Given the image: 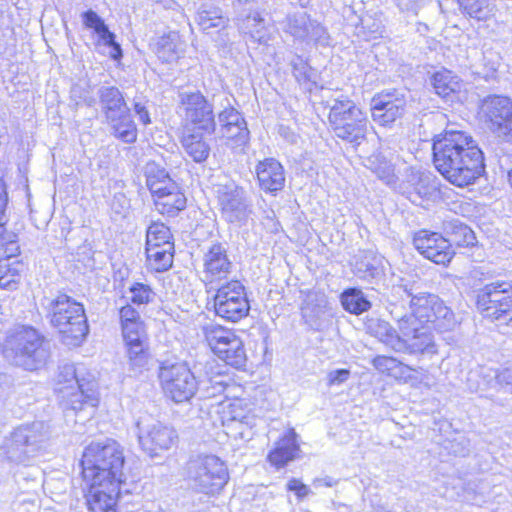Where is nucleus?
Returning <instances> with one entry per match:
<instances>
[{
	"label": "nucleus",
	"mask_w": 512,
	"mask_h": 512,
	"mask_svg": "<svg viewBox=\"0 0 512 512\" xmlns=\"http://www.w3.org/2000/svg\"><path fill=\"white\" fill-rule=\"evenodd\" d=\"M70 97L75 106H80L82 104L93 106L96 103V100L91 95L90 91L80 84H75L72 86Z\"/></svg>",
	"instance_id": "49"
},
{
	"label": "nucleus",
	"mask_w": 512,
	"mask_h": 512,
	"mask_svg": "<svg viewBox=\"0 0 512 512\" xmlns=\"http://www.w3.org/2000/svg\"><path fill=\"white\" fill-rule=\"evenodd\" d=\"M478 307L484 316L507 323L512 320V283L493 282L478 294Z\"/></svg>",
	"instance_id": "14"
},
{
	"label": "nucleus",
	"mask_w": 512,
	"mask_h": 512,
	"mask_svg": "<svg viewBox=\"0 0 512 512\" xmlns=\"http://www.w3.org/2000/svg\"><path fill=\"white\" fill-rule=\"evenodd\" d=\"M350 371L348 369H337L330 371L327 375L328 386L341 385L349 379Z\"/></svg>",
	"instance_id": "55"
},
{
	"label": "nucleus",
	"mask_w": 512,
	"mask_h": 512,
	"mask_svg": "<svg viewBox=\"0 0 512 512\" xmlns=\"http://www.w3.org/2000/svg\"><path fill=\"white\" fill-rule=\"evenodd\" d=\"M136 429L140 447L151 457L169 450L178 439L173 427L156 421L149 415L137 420Z\"/></svg>",
	"instance_id": "12"
},
{
	"label": "nucleus",
	"mask_w": 512,
	"mask_h": 512,
	"mask_svg": "<svg viewBox=\"0 0 512 512\" xmlns=\"http://www.w3.org/2000/svg\"><path fill=\"white\" fill-rule=\"evenodd\" d=\"M179 98L180 113L186 125L209 133L215 130L213 107L200 92H182Z\"/></svg>",
	"instance_id": "17"
},
{
	"label": "nucleus",
	"mask_w": 512,
	"mask_h": 512,
	"mask_svg": "<svg viewBox=\"0 0 512 512\" xmlns=\"http://www.w3.org/2000/svg\"><path fill=\"white\" fill-rule=\"evenodd\" d=\"M380 274V270L370 262L361 261L355 265V275L365 281H371Z\"/></svg>",
	"instance_id": "51"
},
{
	"label": "nucleus",
	"mask_w": 512,
	"mask_h": 512,
	"mask_svg": "<svg viewBox=\"0 0 512 512\" xmlns=\"http://www.w3.org/2000/svg\"><path fill=\"white\" fill-rule=\"evenodd\" d=\"M284 30L294 38L322 42L325 40L326 31L316 21H312L304 11L287 16Z\"/></svg>",
	"instance_id": "23"
},
{
	"label": "nucleus",
	"mask_w": 512,
	"mask_h": 512,
	"mask_svg": "<svg viewBox=\"0 0 512 512\" xmlns=\"http://www.w3.org/2000/svg\"><path fill=\"white\" fill-rule=\"evenodd\" d=\"M328 120L336 137L359 146L366 137L368 118L348 97L335 98L328 103Z\"/></svg>",
	"instance_id": "7"
},
{
	"label": "nucleus",
	"mask_w": 512,
	"mask_h": 512,
	"mask_svg": "<svg viewBox=\"0 0 512 512\" xmlns=\"http://www.w3.org/2000/svg\"><path fill=\"white\" fill-rule=\"evenodd\" d=\"M214 310L217 316L231 322H237L248 315L250 305L240 281L226 282L217 289Z\"/></svg>",
	"instance_id": "15"
},
{
	"label": "nucleus",
	"mask_w": 512,
	"mask_h": 512,
	"mask_svg": "<svg viewBox=\"0 0 512 512\" xmlns=\"http://www.w3.org/2000/svg\"><path fill=\"white\" fill-rule=\"evenodd\" d=\"M174 244L146 247L147 267L155 272L168 270L173 263Z\"/></svg>",
	"instance_id": "33"
},
{
	"label": "nucleus",
	"mask_w": 512,
	"mask_h": 512,
	"mask_svg": "<svg viewBox=\"0 0 512 512\" xmlns=\"http://www.w3.org/2000/svg\"><path fill=\"white\" fill-rule=\"evenodd\" d=\"M50 436V427L45 422L21 425L11 433L5 443L6 457L12 462L27 464L46 449Z\"/></svg>",
	"instance_id": "9"
},
{
	"label": "nucleus",
	"mask_w": 512,
	"mask_h": 512,
	"mask_svg": "<svg viewBox=\"0 0 512 512\" xmlns=\"http://www.w3.org/2000/svg\"><path fill=\"white\" fill-rule=\"evenodd\" d=\"M182 145L186 153L198 163L205 161L210 153V146L200 133H189L183 136Z\"/></svg>",
	"instance_id": "37"
},
{
	"label": "nucleus",
	"mask_w": 512,
	"mask_h": 512,
	"mask_svg": "<svg viewBox=\"0 0 512 512\" xmlns=\"http://www.w3.org/2000/svg\"><path fill=\"white\" fill-rule=\"evenodd\" d=\"M508 180H509V183L512 187V169L508 172Z\"/></svg>",
	"instance_id": "64"
},
{
	"label": "nucleus",
	"mask_w": 512,
	"mask_h": 512,
	"mask_svg": "<svg viewBox=\"0 0 512 512\" xmlns=\"http://www.w3.org/2000/svg\"><path fill=\"white\" fill-rule=\"evenodd\" d=\"M98 95L107 120H114L115 116L130 110L116 87L103 86L98 90Z\"/></svg>",
	"instance_id": "30"
},
{
	"label": "nucleus",
	"mask_w": 512,
	"mask_h": 512,
	"mask_svg": "<svg viewBox=\"0 0 512 512\" xmlns=\"http://www.w3.org/2000/svg\"><path fill=\"white\" fill-rule=\"evenodd\" d=\"M119 315L121 326L141 320L139 312L136 309H134L131 305L123 306L120 309Z\"/></svg>",
	"instance_id": "56"
},
{
	"label": "nucleus",
	"mask_w": 512,
	"mask_h": 512,
	"mask_svg": "<svg viewBox=\"0 0 512 512\" xmlns=\"http://www.w3.org/2000/svg\"><path fill=\"white\" fill-rule=\"evenodd\" d=\"M7 203V194L4 189V185L0 183V215L3 214Z\"/></svg>",
	"instance_id": "63"
},
{
	"label": "nucleus",
	"mask_w": 512,
	"mask_h": 512,
	"mask_svg": "<svg viewBox=\"0 0 512 512\" xmlns=\"http://www.w3.org/2000/svg\"><path fill=\"white\" fill-rule=\"evenodd\" d=\"M159 379L165 393L176 403L190 400L200 385L184 362L163 363L160 367Z\"/></svg>",
	"instance_id": "11"
},
{
	"label": "nucleus",
	"mask_w": 512,
	"mask_h": 512,
	"mask_svg": "<svg viewBox=\"0 0 512 512\" xmlns=\"http://www.w3.org/2000/svg\"><path fill=\"white\" fill-rule=\"evenodd\" d=\"M82 20L85 27L93 29L98 35L99 41L110 48V57L112 59H120L122 57V49L115 41V35L112 33L104 20L93 10H88L82 14Z\"/></svg>",
	"instance_id": "26"
},
{
	"label": "nucleus",
	"mask_w": 512,
	"mask_h": 512,
	"mask_svg": "<svg viewBox=\"0 0 512 512\" xmlns=\"http://www.w3.org/2000/svg\"><path fill=\"white\" fill-rule=\"evenodd\" d=\"M197 22L203 31H208L212 28L225 27L228 19L223 16L220 8L210 3H203L197 13Z\"/></svg>",
	"instance_id": "35"
},
{
	"label": "nucleus",
	"mask_w": 512,
	"mask_h": 512,
	"mask_svg": "<svg viewBox=\"0 0 512 512\" xmlns=\"http://www.w3.org/2000/svg\"><path fill=\"white\" fill-rule=\"evenodd\" d=\"M287 490L294 492L299 499H303L310 493L309 487L296 478L288 481Z\"/></svg>",
	"instance_id": "57"
},
{
	"label": "nucleus",
	"mask_w": 512,
	"mask_h": 512,
	"mask_svg": "<svg viewBox=\"0 0 512 512\" xmlns=\"http://www.w3.org/2000/svg\"><path fill=\"white\" fill-rule=\"evenodd\" d=\"M134 111L139 116V119L143 124L147 125L151 122L148 110L141 103L134 104Z\"/></svg>",
	"instance_id": "60"
},
{
	"label": "nucleus",
	"mask_w": 512,
	"mask_h": 512,
	"mask_svg": "<svg viewBox=\"0 0 512 512\" xmlns=\"http://www.w3.org/2000/svg\"><path fill=\"white\" fill-rule=\"evenodd\" d=\"M480 112L489 130L498 137L512 136V100L502 95L485 97Z\"/></svg>",
	"instance_id": "16"
},
{
	"label": "nucleus",
	"mask_w": 512,
	"mask_h": 512,
	"mask_svg": "<svg viewBox=\"0 0 512 512\" xmlns=\"http://www.w3.org/2000/svg\"><path fill=\"white\" fill-rule=\"evenodd\" d=\"M130 299L134 304H148L155 298V293L152 288L143 283H134L129 288Z\"/></svg>",
	"instance_id": "45"
},
{
	"label": "nucleus",
	"mask_w": 512,
	"mask_h": 512,
	"mask_svg": "<svg viewBox=\"0 0 512 512\" xmlns=\"http://www.w3.org/2000/svg\"><path fill=\"white\" fill-rule=\"evenodd\" d=\"M431 0H395L400 10L417 14Z\"/></svg>",
	"instance_id": "54"
},
{
	"label": "nucleus",
	"mask_w": 512,
	"mask_h": 512,
	"mask_svg": "<svg viewBox=\"0 0 512 512\" xmlns=\"http://www.w3.org/2000/svg\"><path fill=\"white\" fill-rule=\"evenodd\" d=\"M433 159L436 169L451 184L468 186L483 173V152L467 133L445 130L433 139Z\"/></svg>",
	"instance_id": "2"
},
{
	"label": "nucleus",
	"mask_w": 512,
	"mask_h": 512,
	"mask_svg": "<svg viewBox=\"0 0 512 512\" xmlns=\"http://www.w3.org/2000/svg\"><path fill=\"white\" fill-rule=\"evenodd\" d=\"M202 333L210 349L227 365L240 369L247 361L243 341L233 331L209 322L202 326Z\"/></svg>",
	"instance_id": "10"
},
{
	"label": "nucleus",
	"mask_w": 512,
	"mask_h": 512,
	"mask_svg": "<svg viewBox=\"0 0 512 512\" xmlns=\"http://www.w3.org/2000/svg\"><path fill=\"white\" fill-rule=\"evenodd\" d=\"M129 206L128 200L123 194H116L113 197L112 209L116 213H123Z\"/></svg>",
	"instance_id": "58"
},
{
	"label": "nucleus",
	"mask_w": 512,
	"mask_h": 512,
	"mask_svg": "<svg viewBox=\"0 0 512 512\" xmlns=\"http://www.w3.org/2000/svg\"><path fill=\"white\" fill-rule=\"evenodd\" d=\"M239 30L258 44H267L271 38L272 27L269 20L259 11H253L238 19Z\"/></svg>",
	"instance_id": "25"
},
{
	"label": "nucleus",
	"mask_w": 512,
	"mask_h": 512,
	"mask_svg": "<svg viewBox=\"0 0 512 512\" xmlns=\"http://www.w3.org/2000/svg\"><path fill=\"white\" fill-rule=\"evenodd\" d=\"M56 391L66 406L74 411L90 409L94 412V376L84 365L64 364L59 368Z\"/></svg>",
	"instance_id": "6"
},
{
	"label": "nucleus",
	"mask_w": 512,
	"mask_h": 512,
	"mask_svg": "<svg viewBox=\"0 0 512 512\" xmlns=\"http://www.w3.org/2000/svg\"><path fill=\"white\" fill-rule=\"evenodd\" d=\"M413 243L421 255L436 264L447 265L455 254L446 238L437 232L420 230Z\"/></svg>",
	"instance_id": "20"
},
{
	"label": "nucleus",
	"mask_w": 512,
	"mask_h": 512,
	"mask_svg": "<svg viewBox=\"0 0 512 512\" xmlns=\"http://www.w3.org/2000/svg\"><path fill=\"white\" fill-rule=\"evenodd\" d=\"M122 334L127 346L129 365L132 370L143 368L148 361L146 351V334L142 321L131 322L122 325Z\"/></svg>",
	"instance_id": "21"
},
{
	"label": "nucleus",
	"mask_w": 512,
	"mask_h": 512,
	"mask_svg": "<svg viewBox=\"0 0 512 512\" xmlns=\"http://www.w3.org/2000/svg\"><path fill=\"white\" fill-rule=\"evenodd\" d=\"M153 51L162 62L172 63L180 58L184 43L178 32L170 31L155 40Z\"/></svg>",
	"instance_id": "28"
},
{
	"label": "nucleus",
	"mask_w": 512,
	"mask_h": 512,
	"mask_svg": "<svg viewBox=\"0 0 512 512\" xmlns=\"http://www.w3.org/2000/svg\"><path fill=\"white\" fill-rule=\"evenodd\" d=\"M89 512H117L122 479L84 481Z\"/></svg>",
	"instance_id": "18"
},
{
	"label": "nucleus",
	"mask_w": 512,
	"mask_h": 512,
	"mask_svg": "<svg viewBox=\"0 0 512 512\" xmlns=\"http://www.w3.org/2000/svg\"><path fill=\"white\" fill-rule=\"evenodd\" d=\"M293 75L300 84L315 83V71L301 57L292 59Z\"/></svg>",
	"instance_id": "44"
},
{
	"label": "nucleus",
	"mask_w": 512,
	"mask_h": 512,
	"mask_svg": "<svg viewBox=\"0 0 512 512\" xmlns=\"http://www.w3.org/2000/svg\"><path fill=\"white\" fill-rule=\"evenodd\" d=\"M459 4L464 13L478 21H486L496 12L495 0H459Z\"/></svg>",
	"instance_id": "36"
},
{
	"label": "nucleus",
	"mask_w": 512,
	"mask_h": 512,
	"mask_svg": "<svg viewBox=\"0 0 512 512\" xmlns=\"http://www.w3.org/2000/svg\"><path fill=\"white\" fill-rule=\"evenodd\" d=\"M221 134L223 137L234 141L235 146L237 147L245 145L249 139V130L246 123L230 126V128H224L221 131Z\"/></svg>",
	"instance_id": "47"
},
{
	"label": "nucleus",
	"mask_w": 512,
	"mask_h": 512,
	"mask_svg": "<svg viewBox=\"0 0 512 512\" xmlns=\"http://www.w3.org/2000/svg\"><path fill=\"white\" fill-rule=\"evenodd\" d=\"M200 383L204 385L202 388V391H203L204 397H207V398L215 397L217 395L224 393V391L227 387V382L225 380V377L222 375H217V376L209 378L207 384H205V382H200Z\"/></svg>",
	"instance_id": "48"
},
{
	"label": "nucleus",
	"mask_w": 512,
	"mask_h": 512,
	"mask_svg": "<svg viewBox=\"0 0 512 512\" xmlns=\"http://www.w3.org/2000/svg\"><path fill=\"white\" fill-rule=\"evenodd\" d=\"M169 173L167 170L159 165L158 163L151 161L146 164L145 167V176H146V185L150 190L152 196L161 192L162 188H158L159 183L167 176Z\"/></svg>",
	"instance_id": "43"
},
{
	"label": "nucleus",
	"mask_w": 512,
	"mask_h": 512,
	"mask_svg": "<svg viewBox=\"0 0 512 512\" xmlns=\"http://www.w3.org/2000/svg\"><path fill=\"white\" fill-rule=\"evenodd\" d=\"M153 198L156 210L163 215L174 216L186 206V198L179 186L175 190L155 194Z\"/></svg>",
	"instance_id": "31"
},
{
	"label": "nucleus",
	"mask_w": 512,
	"mask_h": 512,
	"mask_svg": "<svg viewBox=\"0 0 512 512\" xmlns=\"http://www.w3.org/2000/svg\"><path fill=\"white\" fill-rule=\"evenodd\" d=\"M256 175L260 188L266 192H277L284 187V168L274 158H266L260 161L256 166Z\"/></svg>",
	"instance_id": "24"
},
{
	"label": "nucleus",
	"mask_w": 512,
	"mask_h": 512,
	"mask_svg": "<svg viewBox=\"0 0 512 512\" xmlns=\"http://www.w3.org/2000/svg\"><path fill=\"white\" fill-rule=\"evenodd\" d=\"M398 298L391 303L390 314L397 323V330L389 323L378 325L383 343L396 352H437L430 324L441 332L451 331L459 324L453 311L436 295L420 291L415 284L393 287Z\"/></svg>",
	"instance_id": "1"
},
{
	"label": "nucleus",
	"mask_w": 512,
	"mask_h": 512,
	"mask_svg": "<svg viewBox=\"0 0 512 512\" xmlns=\"http://www.w3.org/2000/svg\"><path fill=\"white\" fill-rule=\"evenodd\" d=\"M343 308L355 315L362 314L371 308V303L366 299L363 292L357 288H349L341 294Z\"/></svg>",
	"instance_id": "40"
},
{
	"label": "nucleus",
	"mask_w": 512,
	"mask_h": 512,
	"mask_svg": "<svg viewBox=\"0 0 512 512\" xmlns=\"http://www.w3.org/2000/svg\"><path fill=\"white\" fill-rule=\"evenodd\" d=\"M173 244L170 229L163 223H152L146 232V247H158Z\"/></svg>",
	"instance_id": "41"
},
{
	"label": "nucleus",
	"mask_w": 512,
	"mask_h": 512,
	"mask_svg": "<svg viewBox=\"0 0 512 512\" xmlns=\"http://www.w3.org/2000/svg\"><path fill=\"white\" fill-rule=\"evenodd\" d=\"M406 99L397 90L384 91L371 100V116L381 126H390L401 118L406 110Z\"/></svg>",
	"instance_id": "19"
},
{
	"label": "nucleus",
	"mask_w": 512,
	"mask_h": 512,
	"mask_svg": "<svg viewBox=\"0 0 512 512\" xmlns=\"http://www.w3.org/2000/svg\"><path fill=\"white\" fill-rule=\"evenodd\" d=\"M23 264L10 257L0 262V288L14 290L17 288Z\"/></svg>",
	"instance_id": "39"
},
{
	"label": "nucleus",
	"mask_w": 512,
	"mask_h": 512,
	"mask_svg": "<svg viewBox=\"0 0 512 512\" xmlns=\"http://www.w3.org/2000/svg\"><path fill=\"white\" fill-rule=\"evenodd\" d=\"M189 485L206 495L218 494L229 479L224 461L214 454H198L190 457L186 464Z\"/></svg>",
	"instance_id": "8"
},
{
	"label": "nucleus",
	"mask_w": 512,
	"mask_h": 512,
	"mask_svg": "<svg viewBox=\"0 0 512 512\" xmlns=\"http://www.w3.org/2000/svg\"><path fill=\"white\" fill-rule=\"evenodd\" d=\"M366 166L370 168L379 179L386 183L394 181V168L392 164L380 154H374L367 159Z\"/></svg>",
	"instance_id": "42"
},
{
	"label": "nucleus",
	"mask_w": 512,
	"mask_h": 512,
	"mask_svg": "<svg viewBox=\"0 0 512 512\" xmlns=\"http://www.w3.org/2000/svg\"><path fill=\"white\" fill-rule=\"evenodd\" d=\"M115 137L124 143H133L137 138L136 125L131 119L130 110L128 113H121L115 116L114 120H107Z\"/></svg>",
	"instance_id": "34"
},
{
	"label": "nucleus",
	"mask_w": 512,
	"mask_h": 512,
	"mask_svg": "<svg viewBox=\"0 0 512 512\" xmlns=\"http://www.w3.org/2000/svg\"><path fill=\"white\" fill-rule=\"evenodd\" d=\"M219 123L221 125V131L224 128H230V126L242 125L245 122L241 114L233 107L225 108L218 116Z\"/></svg>",
	"instance_id": "50"
},
{
	"label": "nucleus",
	"mask_w": 512,
	"mask_h": 512,
	"mask_svg": "<svg viewBox=\"0 0 512 512\" xmlns=\"http://www.w3.org/2000/svg\"><path fill=\"white\" fill-rule=\"evenodd\" d=\"M214 191L225 221L239 227L245 225L252 213L245 191L233 181L215 185Z\"/></svg>",
	"instance_id": "13"
},
{
	"label": "nucleus",
	"mask_w": 512,
	"mask_h": 512,
	"mask_svg": "<svg viewBox=\"0 0 512 512\" xmlns=\"http://www.w3.org/2000/svg\"><path fill=\"white\" fill-rule=\"evenodd\" d=\"M411 190H409L408 198L412 203L418 204L422 199H429L437 193V185L435 179L430 174L417 173L412 175Z\"/></svg>",
	"instance_id": "32"
},
{
	"label": "nucleus",
	"mask_w": 512,
	"mask_h": 512,
	"mask_svg": "<svg viewBox=\"0 0 512 512\" xmlns=\"http://www.w3.org/2000/svg\"><path fill=\"white\" fill-rule=\"evenodd\" d=\"M298 451L296 433L293 429H290L276 442L275 448L268 454L267 458L271 465L281 468L294 460Z\"/></svg>",
	"instance_id": "27"
},
{
	"label": "nucleus",
	"mask_w": 512,
	"mask_h": 512,
	"mask_svg": "<svg viewBox=\"0 0 512 512\" xmlns=\"http://www.w3.org/2000/svg\"><path fill=\"white\" fill-rule=\"evenodd\" d=\"M123 466V451L113 439L93 441L83 451L81 467L84 481L122 479Z\"/></svg>",
	"instance_id": "5"
},
{
	"label": "nucleus",
	"mask_w": 512,
	"mask_h": 512,
	"mask_svg": "<svg viewBox=\"0 0 512 512\" xmlns=\"http://www.w3.org/2000/svg\"><path fill=\"white\" fill-rule=\"evenodd\" d=\"M203 266L205 278L209 282L228 278L233 268L227 248L221 243H214L208 248L203 257Z\"/></svg>",
	"instance_id": "22"
},
{
	"label": "nucleus",
	"mask_w": 512,
	"mask_h": 512,
	"mask_svg": "<svg viewBox=\"0 0 512 512\" xmlns=\"http://www.w3.org/2000/svg\"><path fill=\"white\" fill-rule=\"evenodd\" d=\"M177 186L178 184L173 180V178L169 174L159 183L158 188H162L160 193H164L171 189L175 190V187Z\"/></svg>",
	"instance_id": "62"
},
{
	"label": "nucleus",
	"mask_w": 512,
	"mask_h": 512,
	"mask_svg": "<svg viewBox=\"0 0 512 512\" xmlns=\"http://www.w3.org/2000/svg\"><path fill=\"white\" fill-rule=\"evenodd\" d=\"M497 383L503 386L506 390L512 391V375L508 370L499 373L496 376Z\"/></svg>",
	"instance_id": "59"
},
{
	"label": "nucleus",
	"mask_w": 512,
	"mask_h": 512,
	"mask_svg": "<svg viewBox=\"0 0 512 512\" xmlns=\"http://www.w3.org/2000/svg\"><path fill=\"white\" fill-rule=\"evenodd\" d=\"M431 85L435 92L442 97H447L460 89V80L453 72L443 69L435 72L431 77Z\"/></svg>",
	"instance_id": "38"
},
{
	"label": "nucleus",
	"mask_w": 512,
	"mask_h": 512,
	"mask_svg": "<svg viewBox=\"0 0 512 512\" xmlns=\"http://www.w3.org/2000/svg\"><path fill=\"white\" fill-rule=\"evenodd\" d=\"M411 372H417L423 374L422 370H416L415 368H412L408 365L403 364L400 361L396 362V366L393 368L392 372L390 373V377H393L397 380H408L411 378Z\"/></svg>",
	"instance_id": "53"
},
{
	"label": "nucleus",
	"mask_w": 512,
	"mask_h": 512,
	"mask_svg": "<svg viewBox=\"0 0 512 512\" xmlns=\"http://www.w3.org/2000/svg\"><path fill=\"white\" fill-rule=\"evenodd\" d=\"M43 305L51 326L60 335V341L68 347L80 346L89 332L83 304L66 294H59L45 299Z\"/></svg>",
	"instance_id": "3"
},
{
	"label": "nucleus",
	"mask_w": 512,
	"mask_h": 512,
	"mask_svg": "<svg viewBox=\"0 0 512 512\" xmlns=\"http://www.w3.org/2000/svg\"><path fill=\"white\" fill-rule=\"evenodd\" d=\"M397 361L396 358L379 355L373 358L372 364L376 370L389 376Z\"/></svg>",
	"instance_id": "52"
},
{
	"label": "nucleus",
	"mask_w": 512,
	"mask_h": 512,
	"mask_svg": "<svg viewBox=\"0 0 512 512\" xmlns=\"http://www.w3.org/2000/svg\"><path fill=\"white\" fill-rule=\"evenodd\" d=\"M327 300L322 293H310L307 296L306 304L302 308L304 317L310 316L309 312L314 313L315 316H319L326 308Z\"/></svg>",
	"instance_id": "46"
},
{
	"label": "nucleus",
	"mask_w": 512,
	"mask_h": 512,
	"mask_svg": "<svg viewBox=\"0 0 512 512\" xmlns=\"http://www.w3.org/2000/svg\"><path fill=\"white\" fill-rule=\"evenodd\" d=\"M416 370H422L423 374L417 372H411V378L408 380H404L405 383H410L411 385H417L424 383L427 378V371L423 368H415Z\"/></svg>",
	"instance_id": "61"
},
{
	"label": "nucleus",
	"mask_w": 512,
	"mask_h": 512,
	"mask_svg": "<svg viewBox=\"0 0 512 512\" xmlns=\"http://www.w3.org/2000/svg\"><path fill=\"white\" fill-rule=\"evenodd\" d=\"M3 355L11 364L28 371L43 367L49 358L43 336L30 326H19L8 332Z\"/></svg>",
	"instance_id": "4"
},
{
	"label": "nucleus",
	"mask_w": 512,
	"mask_h": 512,
	"mask_svg": "<svg viewBox=\"0 0 512 512\" xmlns=\"http://www.w3.org/2000/svg\"><path fill=\"white\" fill-rule=\"evenodd\" d=\"M443 232L446 235V241L459 247H469L476 243L474 232L459 219H450L443 222Z\"/></svg>",
	"instance_id": "29"
}]
</instances>
